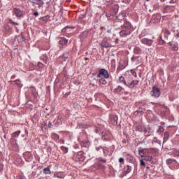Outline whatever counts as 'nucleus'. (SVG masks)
<instances>
[{
  "label": "nucleus",
  "instance_id": "473e14b6",
  "mask_svg": "<svg viewBox=\"0 0 179 179\" xmlns=\"http://www.w3.org/2000/svg\"><path fill=\"white\" fill-rule=\"evenodd\" d=\"M177 1V0H171L169 1L170 3H176V2Z\"/></svg>",
  "mask_w": 179,
  "mask_h": 179
},
{
  "label": "nucleus",
  "instance_id": "ddd939ff",
  "mask_svg": "<svg viewBox=\"0 0 179 179\" xmlns=\"http://www.w3.org/2000/svg\"><path fill=\"white\" fill-rule=\"evenodd\" d=\"M14 82L15 83V85H17L18 87H22L23 86V84H22V83L20 82V80H16Z\"/></svg>",
  "mask_w": 179,
  "mask_h": 179
},
{
  "label": "nucleus",
  "instance_id": "5701e85b",
  "mask_svg": "<svg viewBox=\"0 0 179 179\" xmlns=\"http://www.w3.org/2000/svg\"><path fill=\"white\" fill-rule=\"evenodd\" d=\"M135 54H141V48H136L134 49Z\"/></svg>",
  "mask_w": 179,
  "mask_h": 179
},
{
  "label": "nucleus",
  "instance_id": "f704fd0d",
  "mask_svg": "<svg viewBox=\"0 0 179 179\" xmlns=\"http://www.w3.org/2000/svg\"><path fill=\"white\" fill-rule=\"evenodd\" d=\"M159 44H162V45L164 44V41L163 40L159 41Z\"/></svg>",
  "mask_w": 179,
  "mask_h": 179
},
{
  "label": "nucleus",
  "instance_id": "aec40b11",
  "mask_svg": "<svg viewBox=\"0 0 179 179\" xmlns=\"http://www.w3.org/2000/svg\"><path fill=\"white\" fill-rule=\"evenodd\" d=\"M100 85H107V81L104 78H101L99 80Z\"/></svg>",
  "mask_w": 179,
  "mask_h": 179
},
{
  "label": "nucleus",
  "instance_id": "4c0bfd02",
  "mask_svg": "<svg viewBox=\"0 0 179 179\" xmlns=\"http://www.w3.org/2000/svg\"><path fill=\"white\" fill-rule=\"evenodd\" d=\"M103 163H106V159L102 160Z\"/></svg>",
  "mask_w": 179,
  "mask_h": 179
},
{
  "label": "nucleus",
  "instance_id": "a19ab883",
  "mask_svg": "<svg viewBox=\"0 0 179 179\" xmlns=\"http://www.w3.org/2000/svg\"><path fill=\"white\" fill-rule=\"evenodd\" d=\"M62 31H65V29H63Z\"/></svg>",
  "mask_w": 179,
  "mask_h": 179
},
{
  "label": "nucleus",
  "instance_id": "cd10ccee",
  "mask_svg": "<svg viewBox=\"0 0 179 179\" xmlns=\"http://www.w3.org/2000/svg\"><path fill=\"white\" fill-rule=\"evenodd\" d=\"M34 65L33 64H31L29 66V71H34Z\"/></svg>",
  "mask_w": 179,
  "mask_h": 179
},
{
  "label": "nucleus",
  "instance_id": "39448f33",
  "mask_svg": "<svg viewBox=\"0 0 179 179\" xmlns=\"http://www.w3.org/2000/svg\"><path fill=\"white\" fill-rule=\"evenodd\" d=\"M139 83V80H134L131 82H127L126 86L127 87H129L130 89H134L135 86H136Z\"/></svg>",
  "mask_w": 179,
  "mask_h": 179
},
{
  "label": "nucleus",
  "instance_id": "c756f323",
  "mask_svg": "<svg viewBox=\"0 0 179 179\" xmlns=\"http://www.w3.org/2000/svg\"><path fill=\"white\" fill-rule=\"evenodd\" d=\"M38 66H39V68H43L44 66V64H43L41 62H38Z\"/></svg>",
  "mask_w": 179,
  "mask_h": 179
},
{
  "label": "nucleus",
  "instance_id": "c9c22d12",
  "mask_svg": "<svg viewBox=\"0 0 179 179\" xmlns=\"http://www.w3.org/2000/svg\"><path fill=\"white\" fill-rule=\"evenodd\" d=\"M34 16H38V12H35L34 13Z\"/></svg>",
  "mask_w": 179,
  "mask_h": 179
},
{
  "label": "nucleus",
  "instance_id": "bb28decb",
  "mask_svg": "<svg viewBox=\"0 0 179 179\" xmlns=\"http://www.w3.org/2000/svg\"><path fill=\"white\" fill-rule=\"evenodd\" d=\"M141 166H143L144 167L146 166L143 159L140 160Z\"/></svg>",
  "mask_w": 179,
  "mask_h": 179
},
{
  "label": "nucleus",
  "instance_id": "7c9ffc66",
  "mask_svg": "<svg viewBox=\"0 0 179 179\" xmlns=\"http://www.w3.org/2000/svg\"><path fill=\"white\" fill-rule=\"evenodd\" d=\"M119 163H124V158H120Z\"/></svg>",
  "mask_w": 179,
  "mask_h": 179
},
{
  "label": "nucleus",
  "instance_id": "9b49d317",
  "mask_svg": "<svg viewBox=\"0 0 179 179\" xmlns=\"http://www.w3.org/2000/svg\"><path fill=\"white\" fill-rule=\"evenodd\" d=\"M169 138H170V134L168 131H166L164 136V142H167V141L169 140Z\"/></svg>",
  "mask_w": 179,
  "mask_h": 179
},
{
  "label": "nucleus",
  "instance_id": "79ce46f5",
  "mask_svg": "<svg viewBox=\"0 0 179 179\" xmlns=\"http://www.w3.org/2000/svg\"><path fill=\"white\" fill-rule=\"evenodd\" d=\"M45 63L47 64V60H45Z\"/></svg>",
  "mask_w": 179,
  "mask_h": 179
},
{
  "label": "nucleus",
  "instance_id": "f257e3e1",
  "mask_svg": "<svg viewBox=\"0 0 179 179\" xmlns=\"http://www.w3.org/2000/svg\"><path fill=\"white\" fill-rule=\"evenodd\" d=\"M150 94L152 97H155V98L160 97V94H161L160 89L156 87H153L150 92Z\"/></svg>",
  "mask_w": 179,
  "mask_h": 179
},
{
  "label": "nucleus",
  "instance_id": "412c9836",
  "mask_svg": "<svg viewBox=\"0 0 179 179\" xmlns=\"http://www.w3.org/2000/svg\"><path fill=\"white\" fill-rule=\"evenodd\" d=\"M24 156L25 159H27V157H29V159H31L32 158L31 154L30 152H25L24 154Z\"/></svg>",
  "mask_w": 179,
  "mask_h": 179
},
{
  "label": "nucleus",
  "instance_id": "393cba45",
  "mask_svg": "<svg viewBox=\"0 0 179 179\" xmlns=\"http://www.w3.org/2000/svg\"><path fill=\"white\" fill-rule=\"evenodd\" d=\"M130 73L132 75V76H134V78H136L137 75H136V72L135 71L131 70Z\"/></svg>",
  "mask_w": 179,
  "mask_h": 179
},
{
  "label": "nucleus",
  "instance_id": "4be33fe9",
  "mask_svg": "<svg viewBox=\"0 0 179 179\" xmlns=\"http://www.w3.org/2000/svg\"><path fill=\"white\" fill-rule=\"evenodd\" d=\"M171 50L173 51H178V45L177 44H174Z\"/></svg>",
  "mask_w": 179,
  "mask_h": 179
},
{
  "label": "nucleus",
  "instance_id": "72a5a7b5",
  "mask_svg": "<svg viewBox=\"0 0 179 179\" xmlns=\"http://www.w3.org/2000/svg\"><path fill=\"white\" fill-rule=\"evenodd\" d=\"M51 127H52V123H51V122H49L48 123V127L51 128Z\"/></svg>",
  "mask_w": 179,
  "mask_h": 179
},
{
  "label": "nucleus",
  "instance_id": "f03ea898",
  "mask_svg": "<svg viewBox=\"0 0 179 179\" xmlns=\"http://www.w3.org/2000/svg\"><path fill=\"white\" fill-rule=\"evenodd\" d=\"M101 76H103L105 79H108L110 77L108 71L104 69H101L99 73L97 75V78H101Z\"/></svg>",
  "mask_w": 179,
  "mask_h": 179
},
{
  "label": "nucleus",
  "instance_id": "6ab92c4d",
  "mask_svg": "<svg viewBox=\"0 0 179 179\" xmlns=\"http://www.w3.org/2000/svg\"><path fill=\"white\" fill-rule=\"evenodd\" d=\"M43 22H48L50 20V16L47 15L41 18Z\"/></svg>",
  "mask_w": 179,
  "mask_h": 179
},
{
  "label": "nucleus",
  "instance_id": "f8f14e48",
  "mask_svg": "<svg viewBox=\"0 0 179 179\" xmlns=\"http://www.w3.org/2000/svg\"><path fill=\"white\" fill-rule=\"evenodd\" d=\"M124 27H125V29H130L131 27V22L127 21L124 23L123 24Z\"/></svg>",
  "mask_w": 179,
  "mask_h": 179
},
{
  "label": "nucleus",
  "instance_id": "1a4fd4ad",
  "mask_svg": "<svg viewBox=\"0 0 179 179\" xmlns=\"http://www.w3.org/2000/svg\"><path fill=\"white\" fill-rule=\"evenodd\" d=\"M131 34V32L130 31H120V35L122 36V37H125L128 35Z\"/></svg>",
  "mask_w": 179,
  "mask_h": 179
},
{
  "label": "nucleus",
  "instance_id": "b1692460",
  "mask_svg": "<svg viewBox=\"0 0 179 179\" xmlns=\"http://www.w3.org/2000/svg\"><path fill=\"white\" fill-rule=\"evenodd\" d=\"M61 149L64 153H68V148L62 146Z\"/></svg>",
  "mask_w": 179,
  "mask_h": 179
},
{
  "label": "nucleus",
  "instance_id": "58836bf2",
  "mask_svg": "<svg viewBox=\"0 0 179 179\" xmlns=\"http://www.w3.org/2000/svg\"><path fill=\"white\" fill-rule=\"evenodd\" d=\"M161 1V2H164V1H166V0H160Z\"/></svg>",
  "mask_w": 179,
  "mask_h": 179
},
{
  "label": "nucleus",
  "instance_id": "4468645a",
  "mask_svg": "<svg viewBox=\"0 0 179 179\" xmlns=\"http://www.w3.org/2000/svg\"><path fill=\"white\" fill-rule=\"evenodd\" d=\"M19 135H20V130H19V131H15V132H14V133H13V134H12V137H13V138H17V136H18Z\"/></svg>",
  "mask_w": 179,
  "mask_h": 179
},
{
  "label": "nucleus",
  "instance_id": "f3484780",
  "mask_svg": "<svg viewBox=\"0 0 179 179\" xmlns=\"http://www.w3.org/2000/svg\"><path fill=\"white\" fill-rule=\"evenodd\" d=\"M174 162H177V161L174 159L169 158L166 159V164H171L172 163H174Z\"/></svg>",
  "mask_w": 179,
  "mask_h": 179
},
{
  "label": "nucleus",
  "instance_id": "2f4dec72",
  "mask_svg": "<svg viewBox=\"0 0 179 179\" xmlns=\"http://www.w3.org/2000/svg\"><path fill=\"white\" fill-rule=\"evenodd\" d=\"M103 152L105 153V155H108V150L107 149L103 150Z\"/></svg>",
  "mask_w": 179,
  "mask_h": 179
},
{
  "label": "nucleus",
  "instance_id": "37998d69",
  "mask_svg": "<svg viewBox=\"0 0 179 179\" xmlns=\"http://www.w3.org/2000/svg\"><path fill=\"white\" fill-rule=\"evenodd\" d=\"M103 47L107 48V47H108V46H103Z\"/></svg>",
  "mask_w": 179,
  "mask_h": 179
},
{
  "label": "nucleus",
  "instance_id": "dca6fc26",
  "mask_svg": "<svg viewBox=\"0 0 179 179\" xmlns=\"http://www.w3.org/2000/svg\"><path fill=\"white\" fill-rule=\"evenodd\" d=\"M122 87L118 86L116 89L114 90L115 93H120V92H122Z\"/></svg>",
  "mask_w": 179,
  "mask_h": 179
},
{
  "label": "nucleus",
  "instance_id": "9d476101",
  "mask_svg": "<svg viewBox=\"0 0 179 179\" xmlns=\"http://www.w3.org/2000/svg\"><path fill=\"white\" fill-rule=\"evenodd\" d=\"M119 82L120 83H123V85H125V86H127V81H125V78H124V76H120L119 77Z\"/></svg>",
  "mask_w": 179,
  "mask_h": 179
},
{
  "label": "nucleus",
  "instance_id": "423d86ee",
  "mask_svg": "<svg viewBox=\"0 0 179 179\" xmlns=\"http://www.w3.org/2000/svg\"><path fill=\"white\" fill-rule=\"evenodd\" d=\"M14 13L17 17H22L23 16V12L19 8H14Z\"/></svg>",
  "mask_w": 179,
  "mask_h": 179
},
{
  "label": "nucleus",
  "instance_id": "c85d7f7f",
  "mask_svg": "<svg viewBox=\"0 0 179 179\" xmlns=\"http://www.w3.org/2000/svg\"><path fill=\"white\" fill-rule=\"evenodd\" d=\"M9 22H10V23H11V24H16L17 26V24H19L17 22H13L12 20H9Z\"/></svg>",
  "mask_w": 179,
  "mask_h": 179
},
{
  "label": "nucleus",
  "instance_id": "20e7f679",
  "mask_svg": "<svg viewBox=\"0 0 179 179\" xmlns=\"http://www.w3.org/2000/svg\"><path fill=\"white\" fill-rule=\"evenodd\" d=\"M142 44H145V45H148V47H152L153 44V40L149 39L148 38H143L141 39Z\"/></svg>",
  "mask_w": 179,
  "mask_h": 179
},
{
  "label": "nucleus",
  "instance_id": "a211bd4d",
  "mask_svg": "<svg viewBox=\"0 0 179 179\" xmlns=\"http://www.w3.org/2000/svg\"><path fill=\"white\" fill-rule=\"evenodd\" d=\"M43 173L45 174H51V170L50 169V168H44Z\"/></svg>",
  "mask_w": 179,
  "mask_h": 179
},
{
  "label": "nucleus",
  "instance_id": "a878e982",
  "mask_svg": "<svg viewBox=\"0 0 179 179\" xmlns=\"http://www.w3.org/2000/svg\"><path fill=\"white\" fill-rule=\"evenodd\" d=\"M170 34H171L170 31L166 30V31H165V36H166V37H169V36H170Z\"/></svg>",
  "mask_w": 179,
  "mask_h": 179
},
{
  "label": "nucleus",
  "instance_id": "7ed1b4c3",
  "mask_svg": "<svg viewBox=\"0 0 179 179\" xmlns=\"http://www.w3.org/2000/svg\"><path fill=\"white\" fill-rule=\"evenodd\" d=\"M76 162H78L79 163L85 162V155H83V152L80 151L77 153Z\"/></svg>",
  "mask_w": 179,
  "mask_h": 179
},
{
  "label": "nucleus",
  "instance_id": "0eeeda50",
  "mask_svg": "<svg viewBox=\"0 0 179 179\" xmlns=\"http://www.w3.org/2000/svg\"><path fill=\"white\" fill-rule=\"evenodd\" d=\"M146 150H148L146 148H140L138 149V155H140L141 157H145V155H146Z\"/></svg>",
  "mask_w": 179,
  "mask_h": 179
},
{
  "label": "nucleus",
  "instance_id": "c03bdc74",
  "mask_svg": "<svg viewBox=\"0 0 179 179\" xmlns=\"http://www.w3.org/2000/svg\"><path fill=\"white\" fill-rule=\"evenodd\" d=\"M147 1H149V0H147Z\"/></svg>",
  "mask_w": 179,
  "mask_h": 179
},
{
  "label": "nucleus",
  "instance_id": "e433bc0d",
  "mask_svg": "<svg viewBox=\"0 0 179 179\" xmlns=\"http://www.w3.org/2000/svg\"><path fill=\"white\" fill-rule=\"evenodd\" d=\"M138 57H133L131 59H132V61H135V59H136Z\"/></svg>",
  "mask_w": 179,
  "mask_h": 179
},
{
  "label": "nucleus",
  "instance_id": "2eb2a0df",
  "mask_svg": "<svg viewBox=\"0 0 179 179\" xmlns=\"http://www.w3.org/2000/svg\"><path fill=\"white\" fill-rule=\"evenodd\" d=\"M152 159L153 158L152 157V156H148V155L144 156V160H145L146 162H152Z\"/></svg>",
  "mask_w": 179,
  "mask_h": 179
},
{
  "label": "nucleus",
  "instance_id": "ea45409f",
  "mask_svg": "<svg viewBox=\"0 0 179 179\" xmlns=\"http://www.w3.org/2000/svg\"><path fill=\"white\" fill-rule=\"evenodd\" d=\"M13 78H15V76H13L11 77V79H13Z\"/></svg>",
  "mask_w": 179,
  "mask_h": 179
},
{
  "label": "nucleus",
  "instance_id": "6e6552de",
  "mask_svg": "<svg viewBox=\"0 0 179 179\" xmlns=\"http://www.w3.org/2000/svg\"><path fill=\"white\" fill-rule=\"evenodd\" d=\"M68 43V40H66V38H61L59 41V44H60V45H65V44Z\"/></svg>",
  "mask_w": 179,
  "mask_h": 179
}]
</instances>
